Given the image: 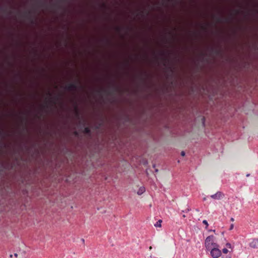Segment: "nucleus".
<instances>
[{
  "instance_id": "obj_1",
  "label": "nucleus",
  "mask_w": 258,
  "mask_h": 258,
  "mask_svg": "<svg viewBox=\"0 0 258 258\" xmlns=\"http://www.w3.org/2000/svg\"><path fill=\"white\" fill-rule=\"evenodd\" d=\"M215 237L213 235L208 236L205 241V245L206 249L210 250L211 248L215 246H218V245L214 242Z\"/></svg>"
},
{
  "instance_id": "obj_2",
  "label": "nucleus",
  "mask_w": 258,
  "mask_h": 258,
  "mask_svg": "<svg viewBox=\"0 0 258 258\" xmlns=\"http://www.w3.org/2000/svg\"><path fill=\"white\" fill-rule=\"evenodd\" d=\"M210 250L211 255L213 258H218L221 255V251L218 248V246L212 247Z\"/></svg>"
},
{
  "instance_id": "obj_3",
  "label": "nucleus",
  "mask_w": 258,
  "mask_h": 258,
  "mask_svg": "<svg viewBox=\"0 0 258 258\" xmlns=\"http://www.w3.org/2000/svg\"><path fill=\"white\" fill-rule=\"evenodd\" d=\"M78 84L72 83L68 84L65 87L66 89L69 91H76L78 89Z\"/></svg>"
},
{
  "instance_id": "obj_4",
  "label": "nucleus",
  "mask_w": 258,
  "mask_h": 258,
  "mask_svg": "<svg viewBox=\"0 0 258 258\" xmlns=\"http://www.w3.org/2000/svg\"><path fill=\"white\" fill-rule=\"evenodd\" d=\"M224 197L225 195L221 191H218L215 194L211 196V198L215 200H221Z\"/></svg>"
},
{
  "instance_id": "obj_5",
  "label": "nucleus",
  "mask_w": 258,
  "mask_h": 258,
  "mask_svg": "<svg viewBox=\"0 0 258 258\" xmlns=\"http://www.w3.org/2000/svg\"><path fill=\"white\" fill-rule=\"evenodd\" d=\"M249 246L253 248H256L258 247V239H254L252 241L249 243Z\"/></svg>"
},
{
  "instance_id": "obj_6",
  "label": "nucleus",
  "mask_w": 258,
  "mask_h": 258,
  "mask_svg": "<svg viewBox=\"0 0 258 258\" xmlns=\"http://www.w3.org/2000/svg\"><path fill=\"white\" fill-rule=\"evenodd\" d=\"M145 191V188L143 186L141 187L137 192L138 195H141L143 194Z\"/></svg>"
},
{
  "instance_id": "obj_7",
  "label": "nucleus",
  "mask_w": 258,
  "mask_h": 258,
  "mask_svg": "<svg viewBox=\"0 0 258 258\" xmlns=\"http://www.w3.org/2000/svg\"><path fill=\"white\" fill-rule=\"evenodd\" d=\"M84 132L86 134H90L91 130L89 127H85L84 130Z\"/></svg>"
},
{
  "instance_id": "obj_8",
  "label": "nucleus",
  "mask_w": 258,
  "mask_h": 258,
  "mask_svg": "<svg viewBox=\"0 0 258 258\" xmlns=\"http://www.w3.org/2000/svg\"><path fill=\"white\" fill-rule=\"evenodd\" d=\"M37 2L40 7H43L45 5V3L43 0H37Z\"/></svg>"
},
{
  "instance_id": "obj_9",
  "label": "nucleus",
  "mask_w": 258,
  "mask_h": 258,
  "mask_svg": "<svg viewBox=\"0 0 258 258\" xmlns=\"http://www.w3.org/2000/svg\"><path fill=\"white\" fill-rule=\"evenodd\" d=\"M161 223H162V220H159L156 222V224H155L154 226L156 227H161Z\"/></svg>"
},
{
  "instance_id": "obj_10",
  "label": "nucleus",
  "mask_w": 258,
  "mask_h": 258,
  "mask_svg": "<svg viewBox=\"0 0 258 258\" xmlns=\"http://www.w3.org/2000/svg\"><path fill=\"white\" fill-rule=\"evenodd\" d=\"M203 223L206 225V228L207 229L208 228V225H209L207 221L206 220H204L203 221Z\"/></svg>"
},
{
  "instance_id": "obj_11",
  "label": "nucleus",
  "mask_w": 258,
  "mask_h": 258,
  "mask_svg": "<svg viewBox=\"0 0 258 258\" xmlns=\"http://www.w3.org/2000/svg\"><path fill=\"white\" fill-rule=\"evenodd\" d=\"M216 19L218 22H222V18L219 17H216Z\"/></svg>"
},
{
  "instance_id": "obj_12",
  "label": "nucleus",
  "mask_w": 258,
  "mask_h": 258,
  "mask_svg": "<svg viewBox=\"0 0 258 258\" xmlns=\"http://www.w3.org/2000/svg\"><path fill=\"white\" fill-rule=\"evenodd\" d=\"M102 92H105V93L107 92V91L106 90H99L98 91V93L99 94H100Z\"/></svg>"
},
{
  "instance_id": "obj_13",
  "label": "nucleus",
  "mask_w": 258,
  "mask_h": 258,
  "mask_svg": "<svg viewBox=\"0 0 258 258\" xmlns=\"http://www.w3.org/2000/svg\"><path fill=\"white\" fill-rule=\"evenodd\" d=\"M222 251L224 253H227L228 252V250L227 248H223L222 249Z\"/></svg>"
},
{
  "instance_id": "obj_14",
  "label": "nucleus",
  "mask_w": 258,
  "mask_h": 258,
  "mask_svg": "<svg viewBox=\"0 0 258 258\" xmlns=\"http://www.w3.org/2000/svg\"><path fill=\"white\" fill-rule=\"evenodd\" d=\"M233 227H234V224H231L230 228H229V230H232L233 229Z\"/></svg>"
},
{
  "instance_id": "obj_15",
  "label": "nucleus",
  "mask_w": 258,
  "mask_h": 258,
  "mask_svg": "<svg viewBox=\"0 0 258 258\" xmlns=\"http://www.w3.org/2000/svg\"><path fill=\"white\" fill-rule=\"evenodd\" d=\"M1 10L4 13H6V12H7V9L2 8H1Z\"/></svg>"
},
{
  "instance_id": "obj_16",
  "label": "nucleus",
  "mask_w": 258,
  "mask_h": 258,
  "mask_svg": "<svg viewBox=\"0 0 258 258\" xmlns=\"http://www.w3.org/2000/svg\"><path fill=\"white\" fill-rule=\"evenodd\" d=\"M30 14H31V12H30V11H29V12H28V13H26V14H25V16H26V17H28V16H30Z\"/></svg>"
},
{
  "instance_id": "obj_17",
  "label": "nucleus",
  "mask_w": 258,
  "mask_h": 258,
  "mask_svg": "<svg viewBox=\"0 0 258 258\" xmlns=\"http://www.w3.org/2000/svg\"><path fill=\"white\" fill-rule=\"evenodd\" d=\"M185 152H184V151H182V152H181V155L182 156H185Z\"/></svg>"
},
{
  "instance_id": "obj_18",
  "label": "nucleus",
  "mask_w": 258,
  "mask_h": 258,
  "mask_svg": "<svg viewBox=\"0 0 258 258\" xmlns=\"http://www.w3.org/2000/svg\"><path fill=\"white\" fill-rule=\"evenodd\" d=\"M189 211V209H186L185 210L182 211L183 212H188Z\"/></svg>"
},
{
  "instance_id": "obj_19",
  "label": "nucleus",
  "mask_w": 258,
  "mask_h": 258,
  "mask_svg": "<svg viewBox=\"0 0 258 258\" xmlns=\"http://www.w3.org/2000/svg\"><path fill=\"white\" fill-rule=\"evenodd\" d=\"M226 246L228 247H230L231 246V244L229 243H227L226 244Z\"/></svg>"
},
{
  "instance_id": "obj_20",
  "label": "nucleus",
  "mask_w": 258,
  "mask_h": 258,
  "mask_svg": "<svg viewBox=\"0 0 258 258\" xmlns=\"http://www.w3.org/2000/svg\"><path fill=\"white\" fill-rule=\"evenodd\" d=\"M116 29H117V30L118 31H120V27H117V28H116Z\"/></svg>"
},
{
  "instance_id": "obj_21",
  "label": "nucleus",
  "mask_w": 258,
  "mask_h": 258,
  "mask_svg": "<svg viewBox=\"0 0 258 258\" xmlns=\"http://www.w3.org/2000/svg\"><path fill=\"white\" fill-rule=\"evenodd\" d=\"M230 221H231L233 222V221H234V218H231L230 219Z\"/></svg>"
},
{
  "instance_id": "obj_22",
  "label": "nucleus",
  "mask_w": 258,
  "mask_h": 258,
  "mask_svg": "<svg viewBox=\"0 0 258 258\" xmlns=\"http://www.w3.org/2000/svg\"><path fill=\"white\" fill-rule=\"evenodd\" d=\"M14 256H15V257H17V256H18L17 253H15V254H14Z\"/></svg>"
},
{
  "instance_id": "obj_23",
  "label": "nucleus",
  "mask_w": 258,
  "mask_h": 258,
  "mask_svg": "<svg viewBox=\"0 0 258 258\" xmlns=\"http://www.w3.org/2000/svg\"><path fill=\"white\" fill-rule=\"evenodd\" d=\"M102 6H103V7H106V5H105L104 4H102Z\"/></svg>"
},
{
  "instance_id": "obj_24",
  "label": "nucleus",
  "mask_w": 258,
  "mask_h": 258,
  "mask_svg": "<svg viewBox=\"0 0 258 258\" xmlns=\"http://www.w3.org/2000/svg\"><path fill=\"white\" fill-rule=\"evenodd\" d=\"M152 249V247L151 246H150L149 247V249H150V250H151Z\"/></svg>"
},
{
  "instance_id": "obj_25",
  "label": "nucleus",
  "mask_w": 258,
  "mask_h": 258,
  "mask_svg": "<svg viewBox=\"0 0 258 258\" xmlns=\"http://www.w3.org/2000/svg\"><path fill=\"white\" fill-rule=\"evenodd\" d=\"M48 94L49 95V96H51V94L49 92H48Z\"/></svg>"
},
{
  "instance_id": "obj_26",
  "label": "nucleus",
  "mask_w": 258,
  "mask_h": 258,
  "mask_svg": "<svg viewBox=\"0 0 258 258\" xmlns=\"http://www.w3.org/2000/svg\"><path fill=\"white\" fill-rule=\"evenodd\" d=\"M155 171H156V172H157L158 171V169H155Z\"/></svg>"
},
{
  "instance_id": "obj_27",
  "label": "nucleus",
  "mask_w": 258,
  "mask_h": 258,
  "mask_svg": "<svg viewBox=\"0 0 258 258\" xmlns=\"http://www.w3.org/2000/svg\"><path fill=\"white\" fill-rule=\"evenodd\" d=\"M182 217H183V218H185V215H182Z\"/></svg>"
},
{
  "instance_id": "obj_28",
  "label": "nucleus",
  "mask_w": 258,
  "mask_h": 258,
  "mask_svg": "<svg viewBox=\"0 0 258 258\" xmlns=\"http://www.w3.org/2000/svg\"><path fill=\"white\" fill-rule=\"evenodd\" d=\"M202 28H203V29H206V28H205V27H204V26H203V27H202Z\"/></svg>"
},
{
  "instance_id": "obj_29",
  "label": "nucleus",
  "mask_w": 258,
  "mask_h": 258,
  "mask_svg": "<svg viewBox=\"0 0 258 258\" xmlns=\"http://www.w3.org/2000/svg\"><path fill=\"white\" fill-rule=\"evenodd\" d=\"M249 176V174H246V176H247V177H248V176Z\"/></svg>"
},
{
  "instance_id": "obj_30",
  "label": "nucleus",
  "mask_w": 258,
  "mask_h": 258,
  "mask_svg": "<svg viewBox=\"0 0 258 258\" xmlns=\"http://www.w3.org/2000/svg\"><path fill=\"white\" fill-rule=\"evenodd\" d=\"M203 200H204V201H206V198H204L203 199Z\"/></svg>"
},
{
  "instance_id": "obj_31",
  "label": "nucleus",
  "mask_w": 258,
  "mask_h": 258,
  "mask_svg": "<svg viewBox=\"0 0 258 258\" xmlns=\"http://www.w3.org/2000/svg\"><path fill=\"white\" fill-rule=\"evenodd\" d=\"M12 256H13V255H12V254H11V255H10V257H12Z\"/></svg>"
},
{
  "instance_id": "obj_32",
  "label": "nucleus",
  "mask_w": 258,
  "mask_h": 258,
  "mask_svg": "<svg viewBox=\"0 0 258 258\" xmlns=\"http://www.w3.org/2000/svg\"><path fill=\"white\" fill-rule=\"evenodd\" d=\"M196 211H197V212H199V210L198 209H196Z\"/></svg>"
},
{
  "instance_id": "obj_33",
  "label": "nucleus",
  "mask_w": 258,
  "mask_h": 258,
  "mask_svg": "<svg viewBox=\"0 0 258 258\" xmlns=\"http://www.w3.org/2000/svg\"><path fill=\"white\" fill-rule=\"evenodd\" d=\"M50 102H53V101L52 100V99H51L50 100Z\"/></svg>"
},
{
  "instance_id": "obj_34",
  "label": "nucleus",
  "mask_w": 258,
  "mask_h": 258,
  "mask_svg": "<svg viewBox=\"0 0 258 258\" xmlns=\"http://www.w3.org/2000/svg\"><path fill=\"white\" fill-rule=\"evenodd\" d=\"M167 1H170V0H167Z\"/></svg>"
}]
</instances>
